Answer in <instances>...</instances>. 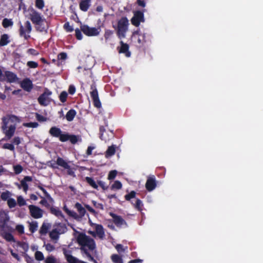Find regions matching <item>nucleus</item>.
<instances>
[{"mask_svg":"<svg viewBox=\"0 0 263 263\" xmlns=\"http://www.w3.org/2000/svg\"><path fill=\"white\" fill-rule=\"evenodd\" d=\"M5 238L9 241H13V236L10 234H6L5 235V236H4Z\"/></svg>","mask_w":263,"mask_h":263,"instance_id":"nucleus-62","label":"nucleus"},{"mask_svg":"<svg viewBox=\"0 0 263 263\" xmlns=\"http://www.w3.org/2000/svg\"><path fill=\"white\" fill-rule=\"evenodd\" d=\"M63 228V231L59 232L58 229L53 230L49 234L50 238L54 241H57L59 237V235L65 233L66 231V228L65 226L61 227Z\"/></svg>","mask_w":263,"mask_h":263,"instance_id":"nucleus-14","label":"nucleus"},{"mask_svg":"<svg viewBox=\"0 0 263 263\" xmlns=\"http://www.w3.org/2000/svg\"><path fill=\"white\" fill-rule=\"evenodd\" d=\"M32 178L29 176H26L21 182V184L18 185L19 189L22 188L25 192H27L28 185L27 184V182L31 181Z\"/></svg>","mask_w":263,"mask_h":263,"instance_id":"nucleus-16","label":"nucleus"},{"mask_svg":"<svg viewBox=\"0 0 263 263\" xmlns=\"http://www.w3.org/2000/svg\"><path fill=\"white\" fill-rule=\"evenodd\" d=\"M50 211L52 214H54L56 216L59 218H63L64 216L62 213L61 211L57 208H51Z\"/></svg>","mask_w":263,"mask_h":263,"instance_id":"nucleus-31","label":"nucleus"},{"mask_svg":"<svg viewBox=\"0 0 263 263\" xmlns=\"http://www.w3.org/2000/svg\"><path fill=\"white\" fill-rule=\"evenodd\" d=\"M86 180L87 182L89 183L90 185H91L92 187L94 189H97L98 187V182H95L90 177H86Z\"/></svg>","mask_w":263,"mask_h":263,"instance_id":"nucleus-35","label":"nucleus"},{"mask_svg":"<svg viewBox=\"0 0 263 263\" xmlns=\"http://www.w3.org/2000/svg\"><path fill=\"white\" fill-rule=\"evenodd\" d=\"M13 23L11 19L4 18L2 22V25L5 28L12 26Z\"/></svg>","mask_w":263,"mask_h":263,"instance_id":"nucleus-36","label":"nucleus"},{"mask_svg":"<svg viewBox=\"0 0 263 263\" xmlns=\"http://www.w3.org/2000/svg\"><path fill=\"white\" fill-rule=\"evenodd\" d=\"M136 193L134 191L131 192L129 194L125 196V199L127 200H129L130 199L133 198L135 197Z\"/></svg>","mask_w":263,"mask_h":263,"instance_id":"nucleus-55","label":"nucleus"},{"mask_svg":"<svg viewBox=\"0 0 263 263\" xmlns=\"http://www.w3.org/2000/svg\"><path fill=\"white\" fill-rule=\"evenodd\" d=\"M35 5L39 9H42L44 7V2L43 0H35Z\"/></svg>","mask_w":263,"mask_h":263,"instance_id":"nucleus-38","label":"nucleus"},{"mask_svg":"<svg viewBox=\"0 0 263 263\" xmlns=\"http://www.w3.org/2000/svg\"><path fill=\"white\" fill-rule=\"evenodd\" d=\"M21 87L24 90L30 91L32 88V82L29 79H26L22 82Z\"/></svg>","mask_w":263,"mask_h":263,"instance_id":"nucleus-17","label":"nucleus"},{"mask_svg":"<svg viewBox=\"0 0 263 263\" xmlns=\"http://www.w3.org/2000/svg\"><path fill=\"white\" fill-rule=\"evenodd\" d=\"M27 65L31 68H35L38 66V64L34 61H29L27 62Z\"/></svg>","mask_w":263,"mask_h":263,"instance_id":"nucleus-50","label":"nucleus"},{"mask_svg":"<svg viewBox=\"0 0 263 263\" xmlns=\"http://www.w3.org/2000/svg\"><path fill=\"white\" fill-rule=\"evenodd\" d=\"M64 28L68 32H71L73 30V28L69 25V23H65Z\"/></svg>","mask_w":263,"mask_h":263,"instance_id":"nucleus-57","label":"nucleus"},{"mask_svg":"<svg viewBox=\"0 0 263 263\" xmlns=\"http://www.w3.org/2000/svg\"><path fill=\"white\" fill-rule=\"evenodd\" d=\"M67 58V54L62 52L58 55V59L60 60H65Z\"/></svg>","mask_w":263,"mask_h":263,"instance_id":"nucleus-61","label":"nucleus"},{"mask_svg":"<svg viewBox=\"0 0 263 263\" xmlns=\"http://www.w3.org/2000/svg\"><path fill=\"white\" fill-rule=\"evenodd\" d=\"M9 43V36L7 34H4L1 36L0 40V45L5 46Z\"/></svg>","mask_w":263,"mask_h":263,"instance_id":"nucleus-28","label":"nucleus"},{"mask_svg":"<svg viewBox=\"0 0 263 263\" xmlns=\"http://www.w3.org/2000/svg\"><path fill=\"white\" fill-rule=\"evenodd\" d=\"M6 77L7 80L9 82H14L17 80V76L13 73L10 71H6L4 77Z\"/></svg>","mask_w":263,"mask_h":263,"instance_id":"nucleus-19","label":"nucleus"},{"mask_svg":"<svg viewBox=\"0 0 263 263\" xmlns=\"http://www.w3.org/2000/svg\"><path fill=\"white\" fill-rule=\"evenodd\" d=\"M7 204L10 208H12L16 206V202L14 199L10 198L7 201Z\"/></svg>","mask_w":263,"mask_h":263,"instance_id":"nucleus-40","label":"nucleus"},{"mask_svg":"<svg viewBox=\"0 0 263 263\" xmlns=\"http://www.w3.org/2000/svg\"><path fill=\"white\" fill-rule=\"evenodd\" d=\"M61 133L62 131L61 130V129L56 127H51L49 130V133L50 134V135L56 137H58L59 135H61Z\"/></svg>","mask_w":263,"mask_h":263,"instance_id":"nucleus-22","label":"nucleus"},{"mask_svg":"<svg viewBox=\"0 0 263 263\" xmlns=\"http://www.w3.org/2000/svg\"><path fill=\"white\" fill-rule=\"evenodd\" d=\"M98 184L103 189L106 190L107 189V186L106 185L105 183L102 181H98Z\"/></svg>","mask_w":263,"mask_h":263,"instance_id":"nucleus-63","label":"nucleus"},{"mask_svg":"<svg viewBox=\"0 0 263 263\" xmlns=\"http://www.w3.org/2000/svg\"><path fill=\"white\" fill-rule=\"evenodd\" d=\"M92 91L90 92V95L92 98L93 104L95 107L100 108L101 107V103L98 96V91L95 86L92 85L91 87Z\"/></svg>","mask_w":263,"mask_h":263,"instance_id":"nucleus-9","label":"nucleus"},{"mask_svg":"<svg viewBox=\"0 0 263 263\" xmlns=\"http://www.w3.org/2000/svg\"><path fill=\"white\" fill-rule=\"evenodd\" d=\"M17 203L20 206L24 205L26 204V201L22 196H19L17 199Z\"/></svg>","mask_w":263,"mask_h":263,"instance_id":"nucleus-49","label":"nucleus"},{"mask_svg":"<svg viewBox=\"0 0 263 263\" xmlns=\"http://www.w3.org/2000/svg\"><path fill=\"white\" fill-rule=\"evenodd\" d=\"M2 147L4 149H7L11 151H14V146L11 143H5L3 145Z\"/></svg>","mask_w":263,"mask_h":263,"instance_id":"nucleus-42","label":"nucleus"},{"mask_svg":"<svg viewBox=\"0 0 263 263\" xmlns=\"http://www.w3.org/2000/svg\"><path fill=\"white\" fill-rule=\"evenodd\" d=\"M73 235L78 242L82 246V250H84L85 247H87L91 250L95 248V243L92 239L83 233L77 231L74 232Z\"/></svg>","mask_w":263,"mask_h":263,"instance_id":"nucleus-2","label":"nucleus"},{"mask_svg":"<svg viewBox=\"0 0 263 263\" xmlns=\"http://www.w3.org/2000/svg\"><path fill=\"white\" fill-rule=\"evenodd\" d=\"M90 1L89 0H83L80 4V9L84 11L87 10L89 7Z\"/></svg>","mask_w":263,"mask_h":263,"instance_id":"nucleus-23","label":"nucleus"},{"mask_svg":"<svg viewBox=\"0 0 263 263\" xmlns=\"http://www.w3.org/2000/svg\"><path fill=\"white\" fill-rule=\"evenodd\" d=\"M113 34V31L110 30H106L105 32L104 37L106 40L108 39Z\"/></svg>","mask_w":263,"mask_h":263,"instance_id":"nucleus-53","label":"nucleus"},{"mask_svg":"<svg viewBox=\"0 0 263 263\" xmlns=\"http://www.w3.org/2000/svg\"><path fill=\"white\" fill-rule=\"evenodd\" d=\"M44 21L42 24H35L36 25V29L41 32L46 31L47 27L44 25Z\"/></svg>","mask_w":263,"mask_h":263,"instance_id":"nucleus-39","label":"nucleus"},{"mask_svg":"<svg viewBox=\"0 0 263 263\" xmlns=\"http://www.w3.org/2000/svg\"><path fill=\"white\" fill-rule=\"evenodd\" d=\"M144 15L143 13L140 11H136L134 13V15L131 20V22L133 25L136 26H139L141 22H143Z\"/></svg>","mask_w":263,"mask_h":263,"instance_id":"nucleus-10","label":"nucleus"},{"mask_svg":"<svg viewBox=\"0 0 263 263\" xmlns=\"http://www.w3.org/2000/svg\"><path fill=\"white\" fill-rule=\"evenodd\" d=\"M117 174V171L116 170L111 171L109 172L108 175V180H112L114 179L116 175Z\"/></svg>","mask_w":263,"mask_h":263,"instance_id":"nucleus-44","label":"nucleus"},{"mask_svg":"<svg viewBox=\"0 0 263 263\" xmlns=\"http://www.w3.org/2000/svg\"><path fill=\"white\" fill-rule=\"evenodd\" d=\"M64 210L66 212V213L69 216L73 217L75 219H77L79 218L76 213L72 211L69 210L66 206H64Z\"/></svg>","mask_w":263,"mask_h":263,"instance_id":"nucleus-34","label":"nucleus"},{"mask_svg":"<svg viewBox=\"0 0 263 263\" xmlns=\"http://www.w3.org/2000/svg\"><path fill=\"white\" fill-rule=\"evenodd\" d=\"M27 12L29 18L34 24H42L45 21L41 14L32 7H29Z\"/></svg>","mask_w":263,"mask_h":263,"instance_id":"nucleus-4","label":"nucleus"},{"mask_svg":"<svg viewBox=\"0 0 263 263\" xmlns=\"http://www.w3.org/2000/svg\"><path fill=\"white\" fill-rule=\"evenodd\" d=\"M50 227V224L47 222H44L40 229V232L42 234H45Z\"/></svg>","mask_w":263,"mask_h":263,"instance_id":"nucleus-26","label":"nucleus"},{"mask_svg":"<svg viewBox=\"0 0 263 263\" xmlns=\"http://www.w3.org/2000/svg\"><path fill=\"white\" fill-rule=\"evenodd\" d=\"M95 148V146H90L87 149L86 153L88 155H90L92 154V151Z\"/></svg>","mask_w":263,"mask_h":263,"instance_id":"nucleus-64","label":"nucleus"},{"mask_svg":"<svg viewBox=\"0 0 263 263\" xmlns=\"http://www.w3.org/2000/svg\"><path fill=\"white\" fill-rule=\"evenodd\" d=\"M57 164L65 169H69V165L68 163L61 158H58L57 160Z\"/></svg>","mask_w":263,"mask_h":263,"instance_id":"nucleus-29","label":"nucleus"},{"mask_svg":"<svg viewBox=\"0 0 263 263\" xmlns=\"http://www.w3.org/2000/svg\"><path fill=\"white\" fill-rule=\"evenodd\" d=\"M76 112L73 109L69 110L66 115V119L68 121H71L76 116Z\"/></svg>","mask_w":263,"mask_h":263,"instance_id":"nucleus-24","label":"nucleus"},{"mask_svg":"<svg viewBox=\"0 0 263 263\" xmlns=\"http://www.w3.org/2000/svg\"><path fill=\"white\" fill-rule=\"evenodd\" d=\"M110 259L113 263H123L122 258L118 254L111 255Z\"/></svg>","mask_w":263,"mask_h":263,"instance_id":"nucleus-25","label":"nucleus"},{"mask_svg":"<svg viewBox=\"0 0 263 263\" xmlns=\"http://www.w3.org/2000/svg\"><path fill=\"white\" fill-rule=\"evenodd\" d=\"M22 140V139L19 137H15L12 140L13 144L18 145L21 143Z\"/></svg>","mask_w":263,"mask_h":263,"instance_id":"nucleus-54","label":"nucleus"},{"mask_svg":"<svg viewBox=\"0 0 263 263\" xmlns=\"http://www.w3.org/2000/svg\"><path fill=\"white\" fill-rule=\"evenodd\" d=\"M24 126L28 127L35 128L37 127L38 124L36 122L26 123L24 124Z\"/></svg>","mask_w":263,"mask_h":263,"instance_id":"nucleus-52","label":"nucleus"},{"mask_svg":"<svg viewBox=\"0 0 263 263\" xmlns=\"http://www.w3.org/2000/svg\"><path fill=\"white\" fill-rule=\"evenodd\" d=\"M142 202L139 199H136V203H135V207L138 209V210H140L141 206H142Z\"/></svg>","mask_w":263,"mask_h":263,"instance_id":"nucleus-60","label":"nucleus"},{"mask_svg":"<svg viewBox=\"0 0 263 263\" xmlns=\"http://www.w3.org/2000/svg\"><path fill=\"white\" fill-rule=\"evenodd\" d=\"M94 225L95 232L90 231L89 233L95 237H98L99 238L102 239L104 236V232L103 227L101 225L95 224Z\"/></svg>","mask_w":263,"mask_h":263,"instance_id":"nucleus-12","label":"nucleus"},{"mask_svg":"<svg viewBox=\"0 0 263 263\" xmlns=\"http://www.w3.org/2000/svg\"><path fill=\"white\" fill-rule=\"evenodd\" d=\"M100 138L105 141H107L109 140V138H105L103 137V134H106L105 130L103 127H101L100 128Z\"/></svg>","mask_w":263,"mask_h":263,"instance_id":"nucleus-46","label":"nucleus"},{"mask_svg":"<svg viewBox=\"0 0 263 263\" xmlns=\"http://www.w3.org/2000/svg\"><path fill=\"white\" fill-rule=\"evenodd\" d=\"M16 230L20 233L23 234L24 232V227L21 224L17 225L16 227Z\"/></svg>","mask_w":263,"mask_h":263,"instance_id":"nucleus-56","label":"nucleus"},{"mask_svg":"<svg viewBox=\"0 0 263 263\" xmlns=\"http://www.w3.org/2000/svg\"><path fill=\"white\" fill-rule=\"evenodd\" d=\"M13 170L16 174H20L23 171V167L20 165H13Z\"/></svg>","mask_w":263,"mask_h":263,"instance_id":"nucleus-41","label":"nucleus"},{"mask_svg":"<svg viewBox=\"0 0 263 263\" xmlns=\"http://www.w3.org/2000/svg\"><path fill=\"white\" fill-rule=\"evenodd\" d=\"M120 44L121 46L119 50V52L124 53L127 57H130V53L128 51L129 47L128 45L123 43L122 41L120 42Z\"/></svg>","mask_w":263,"mask_h":263,"instance_id":"nucleus-20","label":"nucleus"},{"mask_svg":"<svg viewBox=\"0 0 263 263\" xmlns=\"http://www.w3.org/2000/svg\"><path fill=\"white\" fill-rule=\"evenodd\" d=\"M35 257L38 260H42L44 259V255L40 251H36L35 253Z\"/></svg>","mask_w":263,"mask_h":263,"instance_id":"nucleus-48","label":"nucleus"},{"mask_svg":"<svg viewBox=\"0 0 263 263\" xmlns=\"http://www.w3.org/2000/svg\"><path fill=\"white\" fill-rule=\"evenodd\" d=\"M116 152V146L115 145H111L109 146L106 152V157L108 158L112 155H114Z\"/></svg>","mask_w":263,"mask_h":263,"instance_id":"nucleus-27","label":"nucleus"},{"mask_svg":"<svg viewBox=\"0 0 263 263\" xmlns=\"http://www.w3.org/2000/svg\"><path fill=\"white\" fill-rule=\"evenodd\" d=\"M44 247L48 252L53 251L55 249L54 247L50 243L44 244Z\"/></svg>","mask_w":263,"mask_h":263,"instance_id":"nucleus-51","label":"nucleus"},{"mask_svg":"<svg viewBox=\"0 0 263 263\" xmlns=\"http://www.w3.org/2000/svg\"><path fill=\"white\" fill-rule=\"evenodd\" d=\"M64 253L65 255L67 260L69 263H86L84 261L80 260L77 258L72 256L69 251L64 250Z\"/></svg>","mask_w":263,"mask_h":263,"instance_id":"nucleus-15","label":"nucleus"},{"mask_svg":"<svg viewBox=\"0 0 263 263\" xmlns=\"http://www.w3.org/2000/svg\"><path fill=\"white\" fill-rule=\"evenodd\" d=\"M75 208L77 209L78 211L79 212L80 215L81 216H83L85 213V209L81 205V204L79 203H77L75 204Z\"/></svg>","mask_w":263,"mask_h":263,"instance_id":"nucleus-32","label":"nucleus"},{"mask_svg":"<svg viewBox=\"0 0 263 263\" xmlns=\"http://www.w3.org/2000/svg\"><path fill=\"white\" fill-rule=\"evenodd\" d=\"M122 184L119 181H115L111 186V189L112 190H120L122 188Z\"/></svg>","mask_w":263,"mask_h":263,"instance_id":"nucleus-33","label":"nucleus"},{"mask_svg":"<svg viewBox=\"0 0 263 263\" xmlns=\"http://www.w3.org/2000/svg\"><path fill=\"white\" fill-rule=\"evenodd\" d=\"M40 189L45 194V197H42V199L40 203L46 207H49L50 204L53 202V200L50 195L42 187H40Z\"/></svg>","mask_w":263,"mask_h":263,"instance_id":"nucleus-8","label":"nucleus"},{"mask_svg":"<svg viewBox=\"0 0 263 263\" xmlns=\"http://www.w3.org/2000/svg\"><path fill=\"white\" fill-rule=\"evenodd\" d=\"M32 30V26L29 21H26L24 25L20 26V34L23 36L25 39H28L30 37L29 34Z\"/></svg>","mask_w":263,"mask_h":263,"instance_id":"nucleus-7","label":"nucleus"},{"mask_svg":"<svg viewBox=\"0 0 263 263\" xmlns=\"http://www.w3.org/2000/svg\"><path fill=\"white\" fill-rule=\"evenodd\" d=\"M11 194L10 192L7 191L6 192H3L1 194V198L3 200H8L10 198Z\"/></svg>","mask_w":263,"mask_h":263,"instance_id":"nucleus-37","label":"nucleus"},{"mask_svg":"<svg viewBox=\"0 0 263 263\" xmlns=\"http://www.w3.org/2000/svg\"><path fill=\"white\" fill-rule=\"evenodd\" d=\"M115 248L119 253H122L125 251V249L123 248L121 245H117Z\"/></svg>","mask_w":263,"mask_h":263,"instance_id":"nucleus-59","label":"nucleus"},{"mask_svg":"<svg viewBox=\"0 0 263 263\" xmlns=\"http://www.w3.org/2000/svg\"><path fill=\"white\" fill-rule=\"evenodd\" d=\"M10 217L8 212L5 211H0V227H4L9 221Z\"/></svg>","mask_w":263,"mask_h":263,"instance_id":"nucleus-13","label":"nucleus"},{"mask_svg":"<svg viewBox=\"0 0 263 263\" xmlns=\"http://www.w3.org/2000/svg\"><path fill=\"white\" fill-rule=\"evenodd\" d=\"M114 221L118 227H122L126 225L124 220L119 216L114 217Z\"/></svg>","mask_w":263,"mask_h":263,"instance_id":"nucleus-21","label":"nucleus"},{"mask_svg":"<svg viewBox=\"0 0 263 263\" xmlns=\"http://www.w3.org/2000/svg\"><path fill=\"white\" fill-rule=\"evenodd\" d=\"M45 263H60L54 257L52 256L47 257L45 261Z\"/></svg>","mask_w":263,"mask_h":263,"instance_id":"nucleus-43","label":"nucleus"},{"mask_svg":"<svg viewBox=\"0 0 263 263\" xmlns=\"http://www.w3.org/2000/svg\"><path fill=\"white\" fill-rule=\"evenodd\" d=\"M51 92L49 90L45 91L38 99L40 104L46 106L50 102V96Z\"/></svg>","mask_w":263,"mask_h":263,"instance_id":"nucleus-11","label":"nucleus"},{"mask_svg":"<svg viewBox=\"0 0 263 263\" xmlns=\"http://www.w3.org/2000/svg\"><path fill=\"white\" fill-rule=\"evenodd\" d=\"M2 129L8 139H10L14 134L16 124L20 122L19 119L12 115H8L2 119Z\"/></svg>","mask_w":263,"mask_h":263,"instance_id":"nucleus-1","label":"nucleus"},{"mask_svg":"<svg viewBox=\"0 0 263 263\" xmlns=\"http://www.w3.org/2000/svg\"><path fill=\"white\" fill-rule=\"evenodd\" d=\"M75 32H76V36L77 39H78L79 40H82L83 38V35L81 32V31L79 29H76Z\"/></svg>","mask_w":263,"mask_h":263,"instance_id":"nucleus-58","label":"nucleus"},{"mask_svg":"<svg viewBox=\"0 0 263 263\" xmlns=\"http://www.w3.org/2000/svg\"><path fill=\"white\" fill-rule=\"evenodd\" d=\"M145 187L148 191L153 190L156 187L155 179L152 177L148 178L146 181Z\"/></svg>","mask_w":263,"mask_h":263,"instance_id":"nucleus-18","label":"nucleus"},{"mask_svg":"<svg viewBox=\"0 0 263 263\" xmlns=\"http://www.w3.org/2000/svg\"><path fill=\"white\" fill-rule=\"evenodd\" d=\"M81 30L84 34L88 36H97L101 32L100 27H90L86 25H81Z\"/></svg>","mask_w":263,"mask_h":263,"instance_id":"nucleus-5","label":"nucleus"},{"mask_svg":"<svg viewBox=\"0 0 263 263\" xmlns=\"http://www.w3.org/2000/svg\"><path fill=\"white\" fill-rule=\"evenodd\" d=\"M38 227V223L36 221H32L29 222V230L32 232L34 233L37 230Z\"/></svg>","mask_w":263,"mask_h":263,"instance_id":"nucleus-30","label":"nucleus"},{"mask_svg":"<svg viewBox=\"0 0 263 263\" xmlns=\"http://www.w3.org/2000/svg\"><path fill=\"white\" fill-rule=\"evenodd\" d=\"M129 25L128 20L126 17H122L118 21L117 26L113 25V27L116 30L117 34L119 39L125 38L126 33L128 30Z\"/></svg>","mask_w":263,"mask_h":263,"instance_id":"nucleus-3","label":"nucleus"},{"mask_svg":"<svg viewBox=\"0 0 263 263\" xmlns=\"http://www.w3.org/2000/svg\"><path fill=\"white\" fill-rule=\"evenodd\" d=\"M59 137L62 142L66 141L69 139V136L67 134H62V133Z\"/></svg>","mask_w":263,"mask_h":263,"instance_id":"nucleus-45","label":"nucleus"},{"mask_svg":"<svg viewBox=\"0 0 263 263\" xmlns=\"http://www.w3.org/2000/svg\"><path fill=\"white\" fill-rule=\"evenodd\" d=\"M30 215L35 219H39L42 217L43 211L37 206L30 205L28 206Z\"/></svg>","mask_w":263,"mask_h":263,"instance_id":"nucleus-6","label":"nucleus"},{"mask_svg":"<svg viewBox=\"0 0 263 263\" xmlns=\"http://www.w3.org/2000/svg\"><path fill=\"white\" fill-rule=\"evenodd\" d=\"M67 95V93L66 91L62 92L60 95V101L63 103L65 102L66 100Z\"/></svg>","mask_w":263,"mask_h":263,"instance_id":"nucleus-47","label":"nucleus"}]
</instances>
